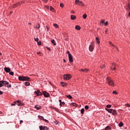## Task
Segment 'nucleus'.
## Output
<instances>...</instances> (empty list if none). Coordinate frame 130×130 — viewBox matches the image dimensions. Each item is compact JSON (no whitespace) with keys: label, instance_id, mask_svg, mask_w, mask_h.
<instances>
[{"label":"nucleus","instance_id":"1","mask_svg":"<svg viewBox=\"0 0 130 130\" xmlns=\"http://www.w3.org/2000/svg\"><path fill=\"white\" fill-rule=\"evenodd\" d=\"M18 80L19 81H26L27 82H30V78H29L28 76H20L18 77Z\"/></svg>","mask_w":130,"mask_h":130},{"label":"nucleus","instance_id":"2","mask_svg":"<svg viewBox=\"0 0 130 130\" xmlns=\"http://www.w3.org/2000/svg\"><path fill=\"white\" fill-rule=\"evenodd\" d=\"M107 81L108 82V83L110 86H111L112 87H114V82L111 78H107Z\"/></svg>","mask_w":130,"mask_h":130},{"label":"nucleus","instance_id":"3","mask_svg":"<svg viewBox=\"0 0 130 130\" xmlns=\"http://www.w3.org/2000/svg\"><path fill=\"white\" fill-rule=\"evenodd\" d=\"M72 78V76L70 74H65L63 76L64 80H70Z\"/></svg>","mask_w":130,"mask_h":130},{"label":"nucleus","instance_id":"4","mask_svg":"<svg viewBox=\"0 0 130 130\" xmlns=\"http://www.w3.org/2000/svg\"><path fill=\"white\" fill-rule=\"evenodd\" d=\"M93 49H94V44H93V42H91L89 47V51H91L92 52Z\"/></svg>","mask_w":130,"mask_h":130},{"label":"nucleus","instance_id":"5","mask_svg":"<svg viewBox=\"0 0 130 130\" xmlns=\"http://www.w3.org/2000/svg\"><path fill=\"white\" fill-rule=\"evenodd\" d=\"M75 4L78 6H84L83 2H82V1H80L79 0H76Z\"/></svg>","mask_w":130,"mask_h":130},{"label":"nucleus","instance_id":"6","mask_svg":"<svg viewBox=\"0 0 130 130\" xmlns=\"http://www.w3.org/2000/svg\"><path fill=\"white\" fill-rule=\"evenodd\" d=\"M39 128L40 130H49V128L47 126H43L42 125L39 126Z\"/></svg>","mask_w":130,"mask_h":130},{"label":"nucleus","instance_id":"7","mask_svg":"<svg viewBox=\"0 0 130 130\" xmlns=\"http://www.w3.org/2000/svg\"><path fill=\"white\" fill-rule=\"evenodd\" d=\"M43 95H44V97H46V98H48V97H50V96L49 93L46 91H43Z\"/></svg>","mask_w":130,"mask_h":130},{"label":"nucleus","instance_id":"8","mask_svg":"<svg viewBox=\"0 0 130 130\" xmlns=\"http://www.w3.org/2000/svg\"><path fill=\"white\" fill-rule=\"evenodd\" d=\"M112 66L111 67V70H112V71H115V69H116L115 67H116V64L115 63H112Z\"/></svg>","mask_w":130,"mask_h":130},{"label":"nucleus","instance_id":"9","mask_svg":"<svg viewBox=\"0 0 130 130\" xmlns=\"http://www.w3.org/2000/svg\"><path fill=\"white\" fill-rule=\"evenodd\" d=\"M14 104L18 105V106H22V103H20V101H15L14 102Z\"/></svg>","mask_w":130,"mask_h":130},{"label":"nucleus","instance_id":"10","mask_svg":"<svg viewBox=\"0 0 130 130\" xmlns=\"http://www.w3.org/2000/svg\"><path fill=\"white\" fill-rule=\"evenodd\" d=\"M35 94H36L37 96H40V95H42V93L39 90H37V91H35Z\"/></svg>","mask_w":130,"mask_h":130},{"label":"nucleus","instance_id":"11","mask_svg":"<svg viewBox=\"0 0 130 130\" xmlns=\"http://www.w3.org/2000/svg\"><path fill=\"white\" fill-rule=\"evenodd\" d=\"M4 71L6 72V73H10L11 72V69L8 68V67H5L4 68Z\"/></svg>","mask_w":130,"mask_h":130},{"label":"nucleus","instance_id":"12","mask_svg":"<svg viewBox=\"0 0 130 130\" xmlns=\"http://www.w3.org/2000/svg\"><path fill=\"white\" fill-rule=\"evenodd\" d=\"M68 57H69V61H70V62H73V61H74V60L73 59V56H72V54L69 55L68 56Z\"/></svg>","mask_w":130,"mask_h":130},{"label":"nucleus","instance_id":"13","mask_svg":"<svg viewBox=\"0 0 130 130\" xmlns=\"http://www.w3.org/2000/svg\"><path fill=\"white\" fill-rule=\"evenodd\" d=\"M112 114L113 115H116V114H117V113L116 112V110H113L112 111Z\"/></svg>","mask_w":130,"mask_h":130},{"label":"nucleus","instance_id":"14","mask_svg":"<svg viewBox=\"0 0 130 130\" xmlns=\"http://www.w3.org/2000/svg\"><path fill=\"white\" fill-rule=\"evenodd\" d=\"M105 110L108 111V112H109V113H112L113 109H107V108H105Z\"/></svg>","mask_w":130,"mask_h":130},{"label":"nucleus","instance_id":"15","mask_svg":"<svg viewBox=\"0 0 130 130\" xmlns=\"http://www.w3.org/2000/svg\"><path fill=\"white\" fill-rule=\"evenodd\" d=\"M37 106H38V105H36L35 106V108L37 110H40V109H41L42 108L41 106H39V107H37Z\"/></svg>","mask_w":130,"mask_h":130},{"label":"nucleus","instance_id":"16","mask_svg":"<svg viewBox=\"0 0 130 130\" xmlns=\"http://www.w3.org/2000/svg\"><path fill=\"white\" fill-rule=\"evenodd\" d=\"M71 20H76V19H77V17L75 15H71Z\"/></svg>","mask_w":130,"mask_h":130},{"label":"nucleus","instance_id":"17","mask_svg":"<svg viewBox=\"0 0 130 130\" xmlns=\"http://www.w3.org/2000/svg\"><path fill=\"white\" fill-rule=\"evenodd\" d=\"M35 27L36 28V29H40V24H38V23H37V24L35 25Z\"/></svg>","mask_w":130,"mask_h":130},{"label":"nucleus","instance_id":"18","mask_svg":"<svg viewBox=\"0 0 130 130\" xmlns=\"http://www.w3.org/2000/svg\"><path fill=\"white\" fill-rule=\"evenodd\" d=\"M81 72H84V73H88V72H89V70L87 69H81Z\"/></svg>","mask_w":130,"mask_h":130},{"label":"nucleus","instance_id":"19","mask_svg":"<svg viewBox=\"0 0 130 130\" xmlns=\"http://www.w3.org/2000/svg\"><path fill=\"white\" fill-rule=\"evenodd\" d=\"M75 29L76 30H81V26L80 25H76L75 26Z\"/></svg>","mask_w":130,"mask_h":130},{"label":"nucleus","instance_id":"20","mask_svg":"<svg viewBox=\"0 0 130 130\" xmlns=\"http://www.w3.org/2000/svg\"><path fill=\"white\" fill-rule=\"evenodd\" d=\"M61 85L62 87H66L68 84L63 82H61Z\"/></svg>","mask_w":130,"mask_h":130},{"label":"nucleus","instance_id":"21","mask_svg":"<svg viewBox=\"0 0 130 130\" xmlns=\"http://www.w3.org/2000/svg\"><path fill=\"white\" fill-rule=\"evenodd\" d=\"M4 85V80L0 81V86H1V87H3Z\"/></svg>","mask_w":130,"mask_h":130},{"label":"nucleus","instance_id":"22","mask_svg":"<svg viewBox=\"0 0 130 130\" xmlns=\"http://www.w3.org/2000/svg\"><path fill=\"white\" fill-rule=\"evenodd\" d=\"M24 85H25V86H26V87H28V86H30V82H25L24 83Z\"/></svg>","mask_w":130,"mask_h":130},{"label":"nucleus","instance_id":"23","mask_svg":"<svg viewBox=\"0 0 130 130\" xmlns=\"http://www.w3.org/2000/svg\"><path fill=\"white\" fill-rule=\"evenodd\" d=\"M95 40L98 44H99L100 43V41H99V38L96 37L95 38Z\"/></svg>","mask_w":130,"mask_h":130},{"label":"nucleus","instance_id":"24","mask_svg":"<svg viewBox=\"0 0 130 130\" xmlns=\"http://www.w3.org/2000/svg\"><path fill=\"white\" fill-rule=\"evenodd\" d=\"M51 44H53V45H56V43L55 42V41L54 39H53L51 41Z\"/></svg>","mask_w":130,"mask_h":130},{"label":"nucleus","instance_id":"25","mask_svg":"<svg viewBox=\"0 0 130 130\" xmlns=\"http://www.w3.org/2000/svg\"><path fill=\"white\" fill-rule=\"evenodd\" d=\"M72 106H74V107H77L78 106V105L76 104L75 103H72L71 104Z\"/></svg>","mask_w":130,"mask_h":130},{"label":"nucleus","instance_id":"26","mask_svg":"<svg viewBox=\"0 0 130 130\" xmlns=\"http://www.w3.org/2000/svg\"><path fill=\"white\" fill-rule=\"evenodd\" d=\"M38 117H39V118H40V119H41L42 120H44V117L43 116L39 115Z\"/></svg>","mask_w":130,"mask_h":130},{"label":"nucleus","instance_id":"27","mask_svg":"<svg viewBox=\"0 0 130 130\" xmlns=\"http://www.w3.org/2000/svg\"><path fill=\"white\" fill-rule=\"evenodd\" d=\"M84 112H85V109L82 108L81 109V114H84Z\"/></svg>","mask_w":130,"mask_h":130},{"label":"nucleus","instance_id":"28","mask_svg":"<svg viewBox=\"0 0 130 130\" xmlns=\"http://www.w3.org/2000/svg\"><path fill=\"white\" fill-rule=\"evenodd\" d=\"M118 125L120 127H121L122 126H123V123H122V122H120L119 124H118Z\"/></svg>","mask_w":130,"mask_h":130},{"label":"nucleus","instance_id":"29","mask_svg":"<svg viewBox=\"0 0 130 130\" xmlns=\"http://www.w3.org/2000/svg\"><path fill=\"white\" fill-rule=\"evenodd\" d=\"M110 128H111V127H110V126H107L105 128V130H108V129H110Z\"/></svg>","mask_w":130,"mask_h":130},{"label":"nucleus","instance_id":"30","mask_svg":"<svg viewBox=\"0 0 130 130\" xmlns=\"http://www.w3.org/2000/svg\"><path fill=\"white\" fill-rule=\"evenodd\" d=\"M4 85H9V82L7 81H4Z\"/></svg>","mask_w":130,"mask_h":130},{"label":"nucleus","instance_id":"31","mask_svg":"<svg viewBox=\"0 0 130 130\" xmlns=\"http://www.w3.org/2000/svg\"><path fill=\"white\" fill-rule=\"evenodd\" d=\"M67 98H69V99H72V98H73V97L71 95H67Z\"/></svg>","mask_w":130,"mask_h":130},{"label":"nucleus","instance_id":"32","mask_svg":"<svg viewBox=\"0 0 130 130\" xmlns=\"http://www.w3.org/2000/svg\"><path fill=\"white\" fill-rule=\"evenodd\" d=\"M84 108L86 110H88V109H89V106L86 105L84 107Z\"/></svg>","mask_w":130,"mask_h":130},{"label":"nucleus","instance_id":"33","mask_svg":"<svg viewBox=\"0 0 130 130\" xmlns=\"http://www.w3.org/2000/svg\"><path fill=\"white\" fill-rule=\"evenodd\" d=\"M82 17L83 19H86V18H87V15L86 14H84L83 15Z\"/></svg>","mask_w":130,"mask_h":130},{"label":"nucleus","instance_id":"34","mask_svg":"<svg viewBox=\"0 0 130 130\" xmlns=\"http://www.w3.org/2000/svg\"><path fill=\"white\" fill-rule=\"evenodd\" d=\"M54 8L52 6L50 7V11H51L52 12H53Z\"/></svg>","mask_w":130,"mask_h":130},{"label":"nucleus","instance_id":"35","mask_svg":"<svg viewBox=\"0 0 130 130\" xmlns=\"http://www.w3.org/2000/svg\"><path fill=\"white\" fill-rule=\"evenodd\" d=\"M9 75H10L11 76H14V72H9Z\"/></svg>","mask_w":130,"mask_h":130},{"label":"nucleus","instance_id":"36","mask_svg":"<svg viewBox=\"0 0 130 130\" xmlns=\"http://www.w3.org/2000/svg\"><path fill=\"white\" fill-rule=\"evenodd\" d=\"M59 105L60 106H62V105H61V103H62V102H61V100H59Z\"/></svg>","mask_w":130,"mask_h":130},{"label":"nucleus","instance_id":"37","mask_svg":"<svg viewBox=\"0 0 130 130\" xmlns=\"http://www.w3.org/2000/svg\"><path fill=\"white\" fill-rule=\"evenodd\" d=\"M53 26L55 28H58V25L57 24H54Z\"/></svg>","mask_w":130,"mask_h":130},{"label":"nucleus","instance_id":"38","mask_svg":"<svg viewBox=\"0 0 130 130\" xmlns=\"http://www.w3.org/2000/svg\"><path fill=\"white\" fill-rule=\"evenodd\" d=\"M43 120L46 122V123H48L49 122V121L48 120H47L46 119H44Z\"/></svg>","mask_w":130,"mask_h":130},{"label":"nucleus","instance_id":"39","mask_svg":"<svg viewBox=\"0 0 130 130\" xmlns=\"http://www.w3.org/2000/svg\"><path fill=\"white\" fill-rule=\"evenodd\" d=\"M106 107H107V108H111V105H107L106 106Z\"/></svg>","mask_w":130,"mask_h":130},{"label":"nucleus","instance_id":"40","mask_svg":"<svg viewBox=\"0 0 130 130\" xmlns=\"http://www.w3.org/2000/svg\"><path fill=\"white\" fill-rule=\"evenodd\" d=\"M7 87V88H12V85L8 84Z\"/></svg>","mask_w":130,"mask_h":130},{"label":"nucleus","instance_id":"41","mask_svg":"<svg viewBox=\"0 0 130 130\" xmlns=\"http://www.w3.org/2000/svg\"><path fill=\"white\" fill-rule=\"evenodd\" d=\"M39 40V39H38V38H35V41H36L37 42H38Z\"/></svg>","mask_w":130,"mask_h":130},{"label":"nucleus","instance_id":"42","mask_svg":"<svg viewBox=\"0 0 130 130\" xmlns=\"http://www.w3.org/2000/svg\"><path fill=\"white\" fill-rule=\"evenodd\" d=\"M52 109H54V110H55V111H57V108H55V107H52Z\"/></svg>","mask_w":130,"mask_h":130},{"label":"nucleus","instance_id":"43","mask_svg":"<svg viewBox=\"0 0 130 130\" xmlns=\"http://www.w3.org/2000/svg\"><path fill=\"white\" fill-rule=\"evenodd\" d=\"M67 54H68V56L70 55H71L72 54H71V53H70V51H68L67 52Z\"/></svg>","mask_w":130,"mask_h":130},{"label":"nucleus","instance_id":"44","mask_svg":"<svg viewBox=\"0 0 130 130\" xmlns=\"http://www.w3.org/2000/svg\"><path fill=\"white\" fill-rule=\"evenodd\" d=\"M60 7H61V8H63V4L61 3V4H60Z\"/></svg>","mask_w":130,"mask_h":130},{"label":"nucleus","instance_id":"45","mask_svg":"<svg viewBox=\"0 0 130 130\" xmlns=\"http://www.w3.org/2000/svg\"><path fill=\"white\" fill-rule=\"evenodd\" d=\"M104 25H105V26H107V25H108V21H106V22L105 23Z\"/></svg>","mask_w":130,"mask_h":130},{"label":"nucleus","instance_id":"46","mask_svg":"<svg viewBox=\"0 0 130 130\" xmlns=\"http://www.w3.org/2000/svg\"><path fill=\"white\" fill-rule=\"evenodd\" d=\"M125 105V106H127V107H130V105L128 104H126Z\"/></svg>","mask_w":130,"mask_h":130},{"label":"nucleus","instance_id":"47","mask_svg":"<svg viewBox=\"0 0 130 130\" xmlns=\"http://www.w3.org/2000/svg\"><path fill=\"white\" fill-rule=\"evenodd\" d=\"M46 28H47V32H48V31L49 30V27H48L47 26H46Z\"/></svg>","mask_w":130,"mask_h":130},{"label":"nucleus","instance_id":"48","mask_svg":"<svg viewBox=\"0 0 130 130\" xmlns=\"http://www.w3.org/2000/svg\"><path fill=\"white\" fill-rule=\"evenodd\" d=\"M113 94H117V92H116V91H113Z\"/></svg>","mask_w":130,"mask_h":130},{"label":"nucleus","instance_id":"49","mask_svg":"<svg viewBox=\"0 0 130 130\" xmlns=\"http://www.w3.org/2000/svg\"><path fill=\"white\" fill-rule=\"evenodd\" d=\"M105 67V65H103L102 66H101V69H104Z\"/></svg>","mask_w":130,"mask_h":130},{"label":"nucleus","instance_id":"50","mask_svg":"<svg viewBox=\"0 0 130 130\" xmlns=\"http://www.w3.org/2000/svg\"><path fill=\"white\" fill-rule=\"evenodd\" d=\"M3 94H4V92L0 90V95H3Z\"/></svg>","mask_w":130,"mask_h":130},{"label":"nucleus","instance_id":"51","mask_svg":"<svg viewBox=\"0 0 130 130\" xmlns=\"http://www.w3.org/2000/svg\"><path fill=\"white\" fill-rule=\"evenodd\" d=\"M38 45H41V42H38Z\"/></svg>","mask_w":130,"mask_h":130},{"label":"nucleus","instance_id":"52","mask_svg":"<svg viewBox=\"0 0 130 130\" xmlns=\"http://www.w3.org/2000/svg\"><path fill=\"white\" fill-rule=\"evenodd\" d=\"M105 22V20H102L101 21V22H102V23H104Z\"/></svg>","mask_w":130,"mask_h":130},{"label":"nucleus","instance_id":"53","mask_svg":"<svg viewBox=\"0 0 130 130\" xmlns=\"http://www.w3.org/2000/svg\"><path fill=\"white\" fill-rule=\"evenodd\" d=\"M64 104H66V103H64V102H62L61 103V105L62 106V105H64Z\"/></svg>","mask_w":130,"mask_h":130},{"label":"nucleus","instance_id":"54","mask_svg":"<svg viewBox=\"0 0 130 130\" xmlns=\"http://www.w3.org/2000/svg\"><path fill=\"white\" fill-rule=\"evenodd\" d=\"M44 3H47V0H43Z\"/></svg>","mask_w":130,"mask_h":130},{"label":"nucleus","instance_id":"55","mask_svg":"<svg viewBox=\"0 0 130 130\" xmlns=\"http://www.w3.org/2000/svg\"><path fill=\"white\" fill-rule=\"evenodd\" d=\"M11 105L12 106H15V105H16V104H12Z\"/></svg>","mask_w":130,"mask_h":130},{"label":"nucleus","instance_id":"56","mask_svg":"<svg viewBox=\"0 0 130 130\" xmlns=\"http://www.w3.org/2000/svg\"><path fill=\"white\" fill-rule=\"evenodd\" d=\"M63 61L64 62H67V60H66V59H63Z\"/></svg>","mask_w":130,"mask_h":130},{"label":"nucleus","instance_id":"57","mask_svg":"<svg viewBox=\"0 0 130 130\" xmlns=\"http://www.w3.org/2000/svg\"><path fill=\"white\" fill-rule=\"evenodd\" d=\"M110 44H111L113 46V47H115V46H114V45L112 44V43H110Z\"/></svg>","mask_w":130,"mask_h":130},{"label":"nucleus","instance_id":"58","mask_svg":"<svg viewBox=\"0 0 130 130\" xmlns=\"http://www.w3.org/2000/svg\"><path fill=\"white\" fill-rule=\"evenodd\" d=\"M20 124H21V123H23V120H21L20 121Z\"/></svg>","mask_w":130,"mask_h":130},{"label":"nucleus","instance_id":"59","mask_svg":"<svg viewBox=\"0 0 130 130\" xmlns=\"http://www.w3.org/2000/svg\"><path fill=\"white\" fill-rule=\"evenodd\" d=\"M47 9H49V6H46Z\"/></svg>","mask_w":130,"mask_h":130},{"label":"nucleus","instance_id":"60","mask_svg":"<svg viewBox=\"0 0 130 130\" xmlns=\"http://www.w3.org/2000/svg\"><path fill=\"white\" fill-rule=\"evenodd\" d=\"M106 33H107V29L105 31Z\"/></svg>","mask_w":130,"mask_h":130},{"label":"nucleus","instance_id":"61","mask_svg":"<svg viewBox=\"0 0 130 130\" xmlns=\"http://www.w3.org/2000/svg\"><path fill=\"white\" fill-rule=\"evenodd\" d=\"M29 25H31V23H28Z\"/></svg>","mask_w":130,"mask_h":130},{"label":"nucleus","instance_id":"62","mask_svg":"<svg viewBox=\"0 0 130 130\" xmlns=\"http://www.w3.org/2000/svg\"><path fill=\"white\" fill-rule=\"evenodd\" d=\"M37 54H39V53L38 52H37Z\"/></svg>","mask_w":130,"mask_h":130},{"label":"nucleus","instance_id":"63","mask_svg":"<svg viewBox=\"0 0 130 130\" xmlns=\"http://www.w3.org/2000/svg\"><path fill=\"white\" fill-rule=\"evenodd\" d=\"M71 12H72V13H74V11H72Z\"/></svg>","mask_w":130,"mask_h":130},{"label":"nucleus","instance_id":"64","mask_svg":"<svg viewBox=\"0 0 130 130\" xmlns=\"http://www.w3.org/2000/svg\"><path fill=\"white\" fill-rule=\"evenodd\" d=\"M0 55H2V53L1 52H0Z\"/></svg>","mask_w":130,"mask_h":130}]
</instances>
